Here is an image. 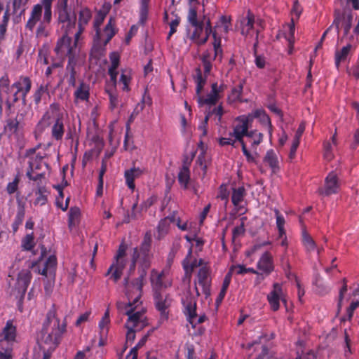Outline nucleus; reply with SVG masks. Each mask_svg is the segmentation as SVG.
<instances>
[{"instance_id": "nucleus-44", "label": "nucleus", "mask_w": 359, "mask_h": 359, "mask_svg": "<svg viewBox=\"0 0 359 359\" xmlns=\"http://www.w3.org/2000/svg\"><path fill=\"white\" fill-rule=\"evenodd\" d=\"M105 92L109 97V108L111 110H114L119 105V100L116 93V88L106 87Z\"/></svg>"}, {"instance_id": "nucleus-45", "label": "nucleus", "mask_w": 359, "mask_h": 359, "mask_svg": "<svg viewBox=\"0 0 359 359\" xmlns=\"http://www.w3.org/2000/svg\"><path fill=\"white\" fill-rule=\"evenodd\" d=\"M162 276L163 273H158L155 269L151 271V283L155 292L159 291L163 287Z\"/></svg>"}, {"instance_id": "nucleus-30", "label": "nucleus", "mask_w": 359, "mask_h": 359, "mask_svg": "<svg viewBox=\"0 0 359 359\" xmlns=\"http://www.w3.org/2000/svg\"><path fill=\"white\" fill-rule=\"evenodd\" d=\"M31 280L32 274L30 271H22L19 273L16 282V287L22 295L25 294Z\"/></svg>"}, {"instance_id": "nucleus-48", "label": "nucleus", "mask_w": 359, "mask_h": 359, "mask_svg": "<svg viewBox=\"0 0 359 359\" xmlns=\"http://www.w3.org/2000/svg\"><path fill=\"white\" fill-rule=\"evenodd\" d=\"M43 155L41 153H38L34 158H32L29 161L28 168H32L33 170H40L43 164L48 165L46 163L43 162Z\"/></svg>"}, {"instance_id": "nucleus-32", "label": "nucleus", "mask_w": 359, "mask_h": 359, "mask_svg": "<svg viewBox=\"0 0 359 359\" xmlns=\"http://www.w3.org/2000/svg\"><path fill=\"white\" fill-rule=\"evenodd\" d=\"M75 100L88 101L90 97V86L83 81H80L79 86L74 93Z\"/></svg>"}, {"instance_id": "nucleus-46", "label": "nucleus", "mask_w": 359, "mask_h": 359, "mask_svg": "<svg viewBox=\"0 0 359 359\" xmlns=\"http://www.w3.org/2000/svg\"><path fill=\"white\" fill-rule=\"evenodd\" d=\"M81 211L78 207H72L68 213V226L72 229L79 222Z\"/></svg>"}, {"instance_id": "nucleus-56", "label": "nucleus", "mask_w": 359, "mask_h": 359, "mask_svg": "<svg viewBox=\"0 0 359 359\" xmlns=\"http://www.w3.org/2000/svg\"><path fill=\"white\" fill-rule=\"evenodd\" d=\"M243 89V83L241 82L239 84L234 86L229 95L233 101H238L241 99Z\"/></svg>"}, {"instance_id": "nucleus-13", "label": "nucleus", "mask_w": 359, "mask_h": 359, "mask_svg": "<svg viewBox=\"0 0 359 359\" xmlns=\"http://www.w3.org/2000/svg\"><path fill=\"white\" fill-rule=\"evenodd\" d=\"M250 118L248 115H241L236 117V121L238 122L234 127L233 132L229 133V136H233L240 143L244 142V136H252L253 133L249 132Z\"/></svg>"}, {"instance_id": "nucleus-40", "label": "nucleus", "mask_w": 359, "mask_h": 359, "mask_svg": "<svg viewBox=\"0 0 359 359\" xmlns=\"http://www.w3.org/2000/svg\"><path fill=\"white\" fill-rule=\"evenodd\" d=\"M264 162L267 163L271 168L273 172H276L279 169V162L276 154L273 149L266 151L264 158Z\"/></svg>"}, {"instance_id": "nucleus-31", "label": "nucleus", "mask_w": 359, "mask_h": 359, "mask_svg": "<svg viewBox=\"0 0 359 359\" xmlns=\"http://www.w3.org/2000/svg\"><path fill=\"white\" fill-rule=\"evenodd\" d=\"M57 266V258L55 255H50L46 259L44 266L41 269L38 268V273L45 276H54Z\"/></svg>"}, {"instance_id": "nucleus-19", "label": "nucleus", "mask_w": 359, "mask_h": 359, "mask_svg": "<svg viewBox=\"0 0 359 359\" xmlns=\"http://www.w3.org/2000/svg\"><path fill=\"white\" fill-rule=\"evenodd\" d=\"M339 188L337 175L334 172H330L325 180V185L319 188L318 192L322 196H330L337 194Z\"/></svg>"}, {"instance_id": "nucleus-25", "label": "nucleus", "mask_w": 359, "mask_h": 359, "mask_svg": "<svg viewBox=\"0 0 359 359\" xmlns=\"http://www.w3.org/2000/svg\"><path fill=\"white\" fill-rule=\"evenodd\" d=\"M11 89L12 88H16V92L19 93L22 97V101L25 102L26 97L32 88V81L27 76H21L20 79L15 81L12 86L10 85Z\"/></svg>"}, {"instance_id": "nucleus-42", "label": "nucleus", "mask_w": 359, "mask_h": 359, "mask_svg": "<svg viewBox=\"0 0 359 359\" xmlns=\"http://www.w3.org/2000/svg\"><path fill=\"white\" fill-rule=\"evenodd\" d=\"M241 34L247 36L250 34V31L253 29L255 23V18L250 12L245 18L241 20Z\"/></svg>"}, {"instance_id": "nucleus-60", "label": "nucleus", "mask_w": 359, "mask_h": 359, "mask_svg": "<svg viewBox=\"0 0 359 359\" xmlns=\"http://www.w3.org/2000/svg\"><path fill=\"white\" fill-rule=\"evenodd\" d=\"M235 269H237L236 273L239 275H243L248 273H251L253 274H259V271L256 269H255L252 267H245L244 265L242 264H238L236 266H233Z\"/></svg>"}, {"instance_id": "nucleus-15", "label": "nucleus", "mask_w": 359, "mask_h": 359, "mask_svg": "<svg viewBox=\"0 0 359 359\" xmlns=\"http://www.w3.org/2000/svg\"><path fill=\"white\" fill-rule=\"evenodd\" d=\"M154 302L156 309L160 312V320L165 321L168 318V309L171 305L172 299L168 294L160 291L154 292Z\"/></svg>"}, {"instance_id": "nucleus-35", "label": "nucleus", "mask_w": 359, "mask_h": 359, "mask_svg": "<svg viewBox=\"0 0 359 359\" xmlns=\"http://www.w3.org/2000/svg\"><path fill=\"white\" fill-rule=\"evenodd\" d=\"M69 0H58L57 8L58 19L62 22L70 21V8L68 6Z\"/></svg>"}, {"instance_id": "nucleus-26", "label": "nucleus", "mask_w": 359, "mask_h": 359, "mask_svg": "<svg viewBox=\"0 0 359 359\" xmlns=\"http://www.w3.org/2000/svg\"><path fill=\"white\" fill-rule=\"evenodd\" d=\"M248 117L250 118V123L252 122L254 118H257L259 123L267 128L269 134L272 135V124L269 115L264 109H258L253 111L252 113L248 114Z\"/></svg>"}, {"instance_id": "nucleus-50", "label": "nucleus", "mask_w": 359, "mask_h": 359, "mask_svg": "<svg viewBox=\"0 0 359 359\" xmlns=\"http://www.w3.org/2000/svg\"><path fill=\"white\" fill-rule=\"evenodd\" d=\"M130 81L131 76L130 72L126 70L123 71L118 81V83L122 85V90L128 92L130 90L129 87Z\"/></svg>"}, {"instance_id": "nucleus-7", "label": "nucleus", "mask_w": 359, "mask_h": 359, "mask_svg": "<svg viewBox=\"0 0 359 359\" xmlns=\"http://www.w3.org/2000/svg\"><path fill=\"white\" fill-rule=\"evenodd\" d=\"M209 74L204 76L200 68L196 69V74L194 76L195 83H196V93L198 95V102L199 105H216L222 97L221 93L223 92V86H219L217 83H213L211 85V90L205 97L201 96V90L206 82V79Z\"/></svg>"}, {"instance_id": "nucleus-62", "label": "nucleus", "mask_w": 359, "mask_h": 359, "mask_svg": "<svg viewBox=\"0 0 359 359\" xmlns=\"http://www.w3.org/2000/svg\"><path fill=\"white\" fill-rule=\"evenodd\" d=\"M19 182L20 178L17 175L12 182L8 183L6 190L8 194L11 195L18 190Z\"/></svg>"}, {"instance_id": "nucleus-47", "label": "nucleus", "mask_w": 359, "mask_h": 359, "mask_svg": "<svg viewBox=\"0 0 359 359\" xmlns=\"http://www.w3.org/2000/svg\"><path fill=\"white\" fill-rule=\"evenodd\" d=\"M302 243L308 252L314 251L316 249L315 241L304 229L302 231Z\"/></svg>"}, {"instance_id": "nucleus-2", "label": "nucleus", "mask_w": 359, "mask_h": 359, "mask_svg": "<svg viewBox=\"0 0 359 359\" xmlns=\"http://www.w3.org/2000/svg\"><path fill=\"white\" fill-rule=\"evenodd\" d=\"M53 0H41L34 5L30 12L25 28L31 32L36 29V36L46 37L52 21V3Z\"/></svg>"}, {"instance_id": "nucleus-28", "label": "nucleus", "mask_w": 359, "mask_h": 359, "mask_svg": "<svg viewBox=\"0 0 359 359\" xmlns=\"http://www.w3.org/2000/svg\"><path fill=\"white\" fill-rule=\"evenodd\" d=\"M106 46L107 44L103 41V36L95 34L93 45L90 50V55L98 59L100 58L104 54Z\"/></svg>"}, {"instance_id": "nucleus-17", "label": "nucleus", "mask_w": 359, "mask_h": 359, "mask_svg": "<svg viewBox=\"0 0 359 359\" xmlns=\"http://www.w3.org/2000/svg\"><path fill=\"white\" fill-rule=\"evenodd\" d=\"M17 336L16 326L13 323V320H8L6 325L0 333V346L4 348V343H7L8 346H12Z\"/></svg>"}, {"instance_id": "nucleus-64", "label": "nucleus", "mask_w": 359, "mask_h": 359, "mask_svg": "<svg viewBox=\"0 0 359 359\" xmlns=\"http://www.w3.org/2000/svg\"><path fill=\"white\" fill-rule=\"evenodd\" d=\"M109 59L111 61V65L109 68L117 69L120 62V55L117 52H111L109 54Z\"/></svg>"}, {"instance_id": "nucleus-5", "label": "nucleus", "mask_w": 359, "mask_h": 359, "mask_svg": "<svg viewBox=\"0 0 359 359\" xmlns=\"http://www.w3.org/2000/svg\"><path fill=\"white\" fill-rule=\"evenodd\" d=\"M67 323L65 319L62 323L57 316L56 306L53 304L46 314V318L43 324L42 334L46 344L57 346L66 332Z\"/></svg>"}, {"instance_id": "nucleus-59", "label": "nucleus", "mask_w": 359, "mask_h": 359, "mask_svg": "<svg viewBox=\"0 0 359 359\" xmlns=\"http://www.w3.org/2000/svg\"><path fill=\"white\" fill-rule=\"evenodd\" d=\"M249 132L253 133L252 136H247L248 137L252 138V142L251 143L252 148L256 149V147L262 142L263 134L258 133L257 130H250Z\"/></svg>"}, {"instance_id": "nucleus-36", "label": "nucleus", "mask_w": 359, "mask_h": 359, "mask_svg": "<svg viewBox=\"0 0 359 359\" xmlns=\"http://www.w3.org/2000/svg\"><path fill=\"white\" fill-rule=\"evenodd\" d=\"M11 92L10 81L7 76L0 79V114L3 111V103L5 101L4 95H8Z\"/></svg>"}, {"instance_id": "nucleus-10", "label": "nucleus", "mask_w": 359, "mask_h": 359, "mask_svg": "<svg viewBox=\"0 0 359 359\" xmlns=\"http://www.w3.org/2000/svg\"><path fill=\"white\" fill-rule=\"evenodd\" d=\"M181 301L183 306V312L186 316L187 321L193 327H195L198 324L202 323L205 320L206 317L205 315L197 316L196 299L192 295L190 291L184 293Z\"/></svg>"}, {"instance_id": "nucleus-57", "label": "nucleus", "mask_w": 359, "mask_h": 359, "mask_svg": "<svg viewBox=\"0 0 359 359\" xmlns=\"http://www.w3.org/2000/svg\"><path fill=\"white\" fill-rule=\"evenodd\" d=\"M110 323V320H109V310L107 309L103 317L102 318L101 320L99 322V327L101 330V332L102 334L104 333H107V326Z\"/></svg>"}, {"instance_id": "nucleus-58", "label": "nucleus", "mask_w": 359, "mask_h": 359, "mask_svg": "<svg viewBox=\"0 0 359 359\" xmlns=\"http://www.w3.org/2000/svg\"><path fill=\"white\" fill-rule=\"evenodd\" d=\"M19 93H17L16 91L12 95H8L5 98V103L6 105L7 111L8 113L11 112L12 108L14 106V104L18 102L19 100L18 97V94Z\"/></svg>"}, {"instance_id": "nucleus-18", "label": "nucleus", "mask_w": 359, "mask_h": 359, "mask_svg": "<svg viewBox=\"0 0 359 359\" xmlns=\"http://www.w3.org/2000/svg\"><path fill=\"white\" fill-rule=\"evenodd\" d=\"M257 269L259 274L269 276L274 271L273 257L270 252L265 251L257 263Z\"/></svg>"}, {"instance_id": "nucleus-3", "label": "nucleus", "mask_w": 359, "mask_h": 359, "mask_svg": "<svg viewBox=\"0 0 359 359\" xmlns=\"http://www.w3.org/2000/svg\"><path fill=\"white\" fill-rule=\"evenodd\" d=\"M204 11L205 9L203 8V20L204 25L203 32H205L203 36H207V41L210 35H212L213 38V41L212 43V48L207 49L201 56L203 72L205 75H208L210 74L212 69V62L217 59L219 61L222 60L223 50L221 47V37L217 36L216 31L212 29L210 19L208 15L204 13Z\"/></svg>"}, {"instance_id": "nucleus-53", "label": "nucleus", "mask_w": 359, "mask_h": 359, "mask_svg": "<svg viewBox=\"0 0 359 359\" xmlns=\"http://www.w3.org/2000/svg\"><path fill=\"white\" fill-rule=\"evenodd\" d=\"M169 227L170 223L168 222L167 219L163 218L158 222L157 226L158 238H161V237H163L168 233Z\"/></svg>"}, {"instance_id": "nucleus-38", "label": "nucleus", "mask_w": 359, "mask_h": 359, "mask_svg": "<svg viewBox=\"0 0 359 359\" xmlns=\"http://www.w3.org/2000/svg\"><path fill=\"white\" fill-rule=\"evenodd\" d=\"M109 10V6L107 7H103V9L100 10L97 12V14L95 17L94 21H93V27L95 31V34L97 35L101 34L100 31V25L103 23L108 12Z\"/></svg>"}, {"instance_id": "nucleus-29", "label": "nucleus", "mask_w": 359, "mask_h": 359, "mask_svg": "<svg viewBox=\"0 0 359 359\" xmlns=\"http://www.w3.org/2000/svg\"><path fill=\"white\" fill-rule=\"evenodd\" d=\"M23 114H18L15 118L7 119L4 126V130L9 133L10 135H18L20 128L23 127L22 126H20Z\"/></svg>"}, {"instance_id": "nucleus-39", "label": "nucleus", "mask_w": 359, "mask_h": 359, "mask_svg": "<svg viewBox=\"0 0 359 359\" xmlns=\"http://www.w3.org/2000/svg\"><path fill=\"white\" fill-rule=\"evenodd\" d=\"M76 65V62L68 61V63L66 67V76L67 79V83L69 87H76V72L75 70V67Z\"/></svg>"}, {"instance_id": "nucleus-8", "label": "nucleus", "mask_w": 359, "mask_h": 359, "mask_svg": "<svg viewBox=\"0 0 359 359\" xmlns=\"http://www.w3.org/2000/svg\"><path fill=\"white\" fill-rule=\"evenodd\" d=\"M153 257L151 256H144L140 255L139 257V269L138 278L133 280L130 284H128V278H125L124 283L126 285V294L130 292L134 298V304H137L139 302V299H140L142 293V287L144 285V280L147 276V270L149 269L151 266V262Z\"/></svg>"}, {"instance_id": "nucleus-11", "label": "nucleus", "mask_w": 359, "mask_h": 359, "mask_svg": "<svg viewBox=\"0 0 359 359\" xmlns=\"http://www.w3.org/2000/svg\"><path fill=\"white\" fill-rule=\"evenodd\" d=\"M353 18V13L350 9L336 10L332 26L335 27L338 34L339 29L341 28L344 32L343 37L348 36L352 27Z\"/></svg>"}, {"instance_id": "nucleus-24", "label": "nucleus", "mask_w": 359, "mask_h": 359, "mask_svg": "<svg viewBox=\"0 0 359 359\" xmlns=\"http://www.w3.org/2000/svg\"><path fill=\"white\" fill-rule=\"evenodd\" d=\"M91 18L92 11L90 9L85 7L80 10L78 19V31L74 34L76 40H79L80 35L84 32Z\"/></svg>"}, {"instance_id": "nucleus-6", "label": "nucleus", "mask_w": 359, "mask_h": 359, "mask_svg": "<svg viewBox=\"0 0 359 359\" xmlns=\"http://www.w3.org/2000/svg\"><path fill=\"white\" fill-rule=\"evenodd\" d=\"M60 22V20H59ZM65 23V22H62ZM67 23L68 30L66 34H64L60 39H58L57 45L55 48V52L57 55L60 57H68V61L76 62V56L79 53L77 48V41L74 37V41L72 42L71 37L68 36L67 32H69L70 29L74 28L76 25V16H72L70 13V21H66Z\"/></svg>"}, {"instance_id": "nucleus-55", "label": "nucleus", "mask_w": 359, "mask_h": 359, "mask_svg": "<svg viewBox=\"0 0 359 359\" xmlns=\"http://www.w3.org/2000/svg\"><path fill=\"white\" fill-rule=\"evenodd\" d=\"M36 170H33L32 168H27L26 176L29 178V180L37 182L38 184L41 182L42 179L45 178V172L41 173H34Z\"/></svg>"}, {"instance_id": "nucleus-21", "label": "nucleus", "mask_w": 359, "mask_h": 359, "mask_svg": "<svg viewBox=\"0 0 359 359\" xmlns=\"http://www.w3.org/2000/svg\"><path fill=\"white\" fill-rule=\"evenodd\" d=\"M145 172H147L146 168L135 167V165L130 169L126 170L124 172V179L128 188L133 191L135 189V180Z\"/></svg>"}, {"instance_id": "nucleus-34", "label": "nucleus", "mask_w": 359, "mask_h": 359, "mask_svg": "<svg viewBox=\"0 0 359 359\" xmlns=\"http://www.w3.org/2000/svg\"><path fill=\"white\" fill-rule=\"evenodd\" d=\"M116 34V29L115 19L111 17L108 20L107 24L105 25L102 33L101 32V34L103 36V41H104V43L107 44Z\"/></svg>"}, {"instance_id": "nucleus-41", "label": "nucleus", "mask_w": 359, "mask_h": 359, "mask_svg": "<svg viewBox=\"0 0 359 359\" xmlns=\"http://www.w3.org/2000/svg\"><path fill=\"white\" fill-rule=\"evenodd\" d=\"M192 254V246H190L187 257L182 261V267L187 276H191L195 268L197 267V260L190 262L189 258Z\"/></svg>"}, {"instance_id": "nucleus-61", "label": "nucleus", "mask_w": 359, "mask_h": 359, "mask_svg": "<svg viewBox=\"0 0 359 359\" xmlns=\"http://www.w3.org/2000/svg\"><path fill=\"white\" fill-rule=\"evenodd\" d=\"M342 5H344L343 9H350L353 11L359 10V0H340Z\"/></svg>"}, {"instance_id": "nucleus-9", "label": "nucleus", "mask_w": 359, "mask_h": 359, "mask_svg": "<svg viewBox=\"0 0 359 359\" xmlns=\"http://www.w3.org/2000/svg\"><path fill=\"white\" fill-rule=\"evenodd\" d=\"M187 20L190 25L194 28L189 36L190 40L198 46L206 43L207 36L203 35L204 28L203 15L198 16L197 10L195 7L190 6L187 14Z\"/></svg>"}, {"instance_id": "nucleus-43", "label": "nucleus", "mask_w": 359, "mask_h": 359, "mask_svg": "<svg viewBox=\"0 0 359 359\" xmlns=\"http://www.w3.org/2000/svg\"><path fill=\"white\" fill-rule=\"evenodd\" d=\"M149 2L150 0H140L139 23L142 25H144L147 21Z\"/></svg>"}, {"instance_id": "nucleus-20", "label": "nucleus", "mask_w": 359, "mask_h": 359, "mask_svg": "<svg viewBox=\"0 0 359 359\" xmlns=\"http://www.w3.org/2000/svg\"><path fill=\"white\" fill-rule=\"evenodd\" d=\"M127 262L126 257H115L113 263L108 269L106 276L111 274L110 278L113 279L115 283L117 282L122 276L123 270Z\"/></svg>"}, {"instance_id": "nucleus-33", "label": "nucleus", "mask_w": 359, "mask_h": 359, "mask_svg": "<svg viewBox=\"0 0 359 359\" xmlns=\"http://www.w3.org/2000/svg\"><path fill=\"white\" fill-rule=\"evenodd\" d=\"M353 49V46L348 43L346 46L342 47L340 50H337L334 53V63L337 68H339L341 62H345Z\"/></svg>"}, {"instance_id": "nucleus-4", "label": "nucleus", "mask_w": 359, "mask_h": 359, "mask_svg": "<svg viewBox=\"0 0 359 359\" xmlns=\"http://www.w3.org/2000/svg\"><path fill=\"white\" fill-rule=\"evenodd\" d=\"M129 302L126 308V314L128 316V320L126 323V327L128 331L126 333V342L133 343L135 339V332L142 330L147 325V319L145 316V309L139 307L141 304L140 299L137 304H134L133 296L127 293Z\"/></svg>"}, {"instance_id": "nucleus-12", "label": "nucleus", "mask_w": 359, "mask_h": 359, "mask_svg": "<svg viewBox=\"0 0 359 359\" xmlns=\"http://www.w3.org/2000/svg\"><path fill=\"white\" fill-rule=\"evenodd\" d=\"M151 236L150 233L147 232L144 236L143 241L138 248H134L133 250V254L131 255V262L130 264V271H133L135 269L136 263L138 261L140 255L144 256H151L153 257V254L151 252Z\"/></svg>"}, {"instance_id": "nucleus-14", "label": "nucleus", "mask_w": 359, "mask_h": 359, "mask_svg": "<svg viewBox=\"0 0 359 359\" xmlns=\"http://www.w3.org/2000/svg\"><path fill=\"white\" fill-rule=\"evenodd\" d=\"M302 11L303 8L298 1H294L290 12L291 21L287 25V30L285 34V38L290 46H292L294 42L295 22L298 21Z\"/></svg>"}, {"instance_id": "nucleus-27", "label": "nucleus", "mask_w": 359, "mask_h": 359, "mask_svg": "<svg viewBox=\"0 0 359 359\" xmlns=\"http://www.w3.org/2000/svg\"><path fill=\"white\" fill-rule=\"evenodd\" d=\"M246 196V191L244 187H238L232 189L231 202L238 212L245 210V208L242 205V203Z\"/></svg>"}, {"instance_id": "nucleus-52", "label": "nucleus", "mask_w": 359, "mask_h": 359, "mask_svg": "<svg viewBox=\"0 0 359 359\" xmlns=\"http://www.w3.org/2000/svg\"><path fill=\"white\" fill-rule=\"evenodd\" d=\"M46 189L44 187H39L38 190L36 191V198L34 201V204L43 205L47 203V196L45 195Z\"/></svg>"}, {"instance_id": "nucleus-51", "label": "nucleus", "mask_w": 359, "mask_h": 359, "mask_svg": "<svg viewBox=\"0 0 359 359\" xmlns=\"http://www.w3.org/2000/svg\"><path fill=\"white\" fill-rule=\"evenodd\" d=\"M35 245L34 233L27 234L26 236L22 240L21 246L24 250L30 251Z\"/></svg>"}, {"instance_id": "nucleus-37", "label": "nucleus", "mask_w": 359, "mask_h": 359, "mask_svg": "<svg viewBox=\"0 0 359 359\" xmlns=\"http://www.w3.org/2000/svg\"><path fill=\"white\" fill-rule=\"evenodd\" d=\"M177 180L182 188L187 189L190 180V171L188 165L183 164L178 173Z\"/></svg>"}, {"instance_id": "nucleus-1", "label": "nucleus", "mask_w": 359, "mask_h": 359, "mask_svg": "<svg viewBox=\"0 0 359 359\" xmlns=\"http://www.w3.org/2000/svg\"><path fill=\"white\" fill-rule=\"evenodd\" d=\"M47 126H50L51 138L53 140L59 142L62 140L65 132V116L57 103L50 104L48 109L35 126L33 133L36 140L40 138Z\"/></svg>"}, {"instance_id": "nucleus-54", "label": "nucleus", "mask_w": 359, "mask_h": 359, "mask_svg": "<svg viewBox=\"0 0 359 359\" xmlns=\"http://www.w3.org/2000/svg\"><path fill=\"white\" fill-rule=\"evenodd\" d=\"M48 93V84H46V85L41 84L37 88V90L35 91V93L34 94L33 97H34V103L36 105H38L41 101V97H42L43 95H44L45 93Z\"/></svg>"}, {"instance_id": "nucleus-49", "label": "nucleus", "mask_w": 359, "mask_h": 359, "mask_svg": "<svg viewBox=\"0 0 359 359\" xmlns=\"http://www.w3.org/2000/svg\"><path fill=\"white\" fill-rule=\"evenodd\" d=\"M25 215V210L23 205L19 204L17 214L13 224V229L16 231L18 226L22 223Z\"/></svg>"}, {"instance_id": "nucleus-16", "label": "nucleus", "mask_w": 359, "mask_h": 359, "mask_svg": "<svg viewBox=\"0 0 359 359\" xmlns=\"http://www.w3.org/2000/svg\"><path fill=\"white\" fill-rule=\"evenodd\" d=\"M267 301L273 311H277L280 309V302H285L282 284L274 283L272 290L267 294Z\"/></svg>"}, {"instance_id": "nucleus-63", "label": "nucleus", "mask_w": 359, "mask_h": 359, "mask_svg": "<svg viewBox=\"0 0 359 359\" xmlns=\"http://www.w3.org/2000/svg\"><path fill=\"white\" fill-rule=\"evenodd\" d=\"M229 191L227 189L226 185L222 184L219 188V193L217 198L222 201H225L226 203L229 201Z\"/></svg>"}, {"instance_id": "nucleus-22", "label": "nucleus", "mask_w": 359, "mask_h": 359, "mask_svg": "<svg viewBox=\"0 0 359 359\" xmlns=\"http://www.w3.org/2000/svg\"><path fill=\"white\" fill-rule=\"evenodd\" d=\"M208 109L205 111V116L204 118V121L201 123V125L199 126V129L203 130V134L205 135L207 133L206 130V125L208 123V121L210 117L212 116H215V118L217 119V123H219L221 122L222 115L224 114V110L222 104L218 105L216 107L215 105H207Z\"/></svg>"}, {"instance_id": "nucleus-23", "label": "nucleus", "mask_w": 359, "mask_h": 359, "mask_svg": "<svg viewBox=\"0 0 359 359\" xmlns=\"http://www.w3.org/2000/svg\"><path fill=\"white\" fill-rule=\"evenodd\" d=\"M210 275V269L206 266L200 268L197 274L198 283L202 287L203 292L206 297L210 294L211 279Z\"/></svg>"}]
</instances>
